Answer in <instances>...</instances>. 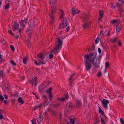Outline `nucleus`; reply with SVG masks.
<instances>
[{
  "instance_id": "nucleus-1",
  "label": "nucleus",
  "mask_w": 124,
  "mask_h": 124,
  "mask_svg": "<svg viewBox=\"0 0 124 124\" xmlns=\"http://www.w3.org/2000/svg\"><path fill=\"white\" fill-rule=\"evenodd\" d=\"M88 57V58L87 60H89L90 61V59L91 61L94 65H96L97 63V53L96 52H94L89 54H85L84 55L85 59H86V57Z\"/></svg>"
},
{
  "instance_id": "nucleus-2",
  "label": "nucleus",
  "mask_w": 124,
  "mask_h": 124,
  "mask_svg": "<svg viewBox=\"0 0 124 124\" xmlns=\"http://www.w3.org/2000/svg\"><path fill=\"white\" fill-rule=\"evenodd\" d=\"M63 39V38H61L60 37H58L56 38L57 41L56 43V45L55 48L52 50V52L53 53L58 52V51L61 49L62 46L63 41L62 39Z\"/></svg>"
},
{
  "instance_id": "nucleus-3",
  "label": "nucleus",
  "mask_w": 124,
  "mask_h": 124,
  "mask_svg": "<svg viewBox=\"0 0 124 124\" xmlns=\"http://www.w3.org/2000/svg\"><path fill=\"white\" fill-rule=\"evenodd\" d=\"M88 58V57H86V59H85L84 63L87 71H89L91 68V64L89 60H87Z\"/></svg>"
},
{
  "instance_id": "nucleus-4",
  "label": "nucleus",
  "mask_w": 124,
  "mask_h": 124,
  "mask_svg": "<svg viewBox=\"0 0 124 124\" xmlns=\"http://www.w3.org/2000/svg\"><path fill=\"white\" fill-rule=\"evenodd\" d=\"M67 25V22L66 18L63 17L62 21L59 26V28L63 29L66 27Z\"/></svg>"
},
{
  "instance_id": "nucleus-5",
  "label": "nucleus",
  "mask_w": 124,
  "mask_h": 124,
  "mask_svg": "<svg viewBox=\"0 0 124 124\" xmlns=\"http://www.w3.org/2000/svg\"><path fill=\"white\" fill-rule=\"evenodd\" d=\"M37 77L35 76L33 78H32L29 81V82L30 84H31L32 85H34L36 86L37 84Z\"/></svg>"
},
{
  "instance_id": "nucleus-6",
  "label": "nucleus",
  "mask_w": 124,
  "mask_h": 124,
  "mask_svg": "<svg viewBox=\"0 0 124 124\" xmlns=\"http://www.w3.org/2000/svg\"><path fill=\"white\" fill-rule=\"evenodd\" d=\"M101 103L103 107L106 109H107V104L109 103V101L107 100L103 99L101 101Z\"/></svg>"
},
{
  "instance_id": "nucleus-7",
  "label": "nucleus",
  "mask_w": 124,
  "mask_h": 124,
  "mask_svg": "<svg viewBox=\"0 0 124 124\" xmlns=\"http://www.w3.org/2000/svg\"><path fill=\"white\" fill-rule=\"evenodd\" d=\"M121 22L120 20L119 21L117 20V32H119L121 28Z\"/></svg>"
},
{
  "instance_id": "nucleus-8",
  "label": "nucleus",
  "mask_w": 124,
  "mask_h": 124,
  "mask_svg": "<svg viewBox=\"0 0 124 124\" xmlns=\"http://www.w3.org/2000/svg\"><path fill=\"white\" fill-rule=\"evenodd\" d=\"M68 93H66L65 94V97H62L61 99L57 98V100L59 101H61L62 102L64 101L65 100L68 99L69 98V97L68 95Z\"/></svg>"
},
{
  "instance_id": "nucleus-9",
  "label": "nucleus",
  "mask_w": 124,
  "mask_h": 124,
  "mask_svg": "<svg viewBox=\"0 0 124 124\" xmlns=\"http://www.w3.org/2000/svg\"><path fill=\"white\" fill-rule=\"evenodd\" d=\"M12 26H13V29L14 31L18 30L19 27V25L17 23V22L16 21L14 22V24L12 25Z\"/></svg>"
},
{
  "instance_id": "nucleus-10",
  "label": "nucleus",
  "mask_w": 124,
  "mask_h": 124,
  "mask_svg": "<svg viewBox=\"0 0 124 124\" xmlns=\"http://www.w3.org/2000/svg\"><path fill=\"white\" fill-rule=\"evenodd\" d=\"M101 57L102 56L101 55L99 56L98 59L97 60V63L96 64V65H94L95 68H98L99 67V65L100 63V61Z\"/></svg>"
},
{
  "instance_id": "nucleus-11",
  "label": "nucleus",
  "mask_w": 124,
  "mask_h": 124,
  "mask_svg": "<svg viewBox=\"0 0 124 124\" xmlns=\"http://www.w3.org/2000/svg\"><path fill=\"white\" fill-rule=\"evenodd\" d=\"M81 102H80L79 100H77L76 102V104L75 105L74 107L76 108H80L81 106Z\"/></svg>"
},
{
  "instance_id": "nucleus-12",
  "label": "nucleus",
  "mask_w": 124,
  "mask_h": 124,
  "mask_svg": "<svg viewBox=\"0 0 124 124\" xmlns=\"http://www.w3.org/2000/svg\"><path fill=\"white\" fill-rule=\"evenodd\" d=\"M90 23L88 22L84 23V24L82 25V27L84 29H88L89 28Z\"/></svg>"
},
{
  "instance_id": "nucleus-13",
  "label": "nucleus",
  "mask_w": 124,
  "mask_h": 124,
  "mask_svg": "<svg viewBox=\"0 0 124 124\" xmlns=\"http://www.w3.org/2000/svg\"><path fill=\"white\" fill-rule=\"evenodd\" d=\"M82 17L83 18V19L82 20V21H85L86 20L88 19L89 16L85 13H84L83 14Z\"/></svg>"
},
{
  "instance_id": "nucleus-14",
  "label": "nucleus",
  "mask_w": 124,
  "mask_h": 124,
  "mask_svg": "<svg viewBox=\"0 0 124 124\" xmlns=\"http://www.w3.org/2000/svg\"><path fill=\"white\" fill-rule=\"evenodd\" d=\"M75 73H74L72 74L70 78L69 79V85H71L72 84V82L74 80V79H72Z\"/></svg>"
},
{
  "instance_id": "nucleus-15",
  "label": "nucleus",
  "mask_w": 124,
  "mask_h": 124,
  "mask_svg": "<svg viewBox=\"0 0 124 124\" xmlns=\"http://www.w3.org/2000/svg\"><path fill=\"white\" fill-rule=\"evenodd\" d=\"M51 14H50V18L52 20L51 22V23H52L53 22V20L54 18L53 14L55 13V11L54 10H52L51 11Z\"/></svg>"
},
{
  "instance_id": "nucleus-16",
  "label": "nucleus",
  "mask_w": 124,
  "mask_h": 124,
  "mask_svg": "<svg viewBox=\"0 0 124 124\" xmlns=\"http://www.w3.org/2000/svg\"><path fill=\"white\" fill-rule=\"evenodd\" d=\"M49 84L48 82H44L42 84V85L44 87L42 88L43 90L44 91L46 89L45 88Z\"/></svg>"
},
{
  "instance_id": "nucleus-17",
  "label": "nucleus",
  "mask_w": 124,
  "mask_h": 124,
  "mask_svg": "<svg viewBox=\"0 0 124 124\" xmlns=\"http://www.w3.org/2000/svg\"><path fill=\"white\" fill-rule=\"evenodd\" d=\"M48 111L51 113L52 115L53 116H56V113L55 111L54 110L49 109H48Z\"/></svg>"
},
{
  "instance_id": "nucleus-18",
  "label": "nucleus",
  "mask_w": 124,
  "mask_h": 124,
  "mask_svg": "<svg viewBox=\"0 0 124 124\" xmlns=\"http://www.w3.org/2000/svg\"><path fill=\"white\" fill-rule=\"evenodd\" d=\"M71 108H68V107H65L64 108V111L66 113H69L70 109H71Z\"/></svg>"
},
{
  "instance_id": "nucleus-19",
  "label": "nucleus",
  "mask_w": 124,
  "mask_h": 124,
  "mask_svg": "<svg viewBox=\"0 0 124 124\" xmlns=\"http://www.w3.org/2000/svg\"><path fill=\"white\" fill-rule=\"evenodd\" d=\"M42 113H40L39 114V118L37 120V122L38 123L39 122H41L42 120L43 119V117H42Z\"/></svg>"
},
{
  "instance_id": "nucleus-20",
  "label": "nucleus",
  "mask_w": 124,
  "mask_h": 124,
  "mask_svg": "<svg viewBox=\"0 0 124 124\" xmlns=\"http://www.w3.org/2000/svg\"><path fill=\"white\" fill-rule=\"evenodd\" d=\"M66 107H68V108H74V107L72 106V103L70 102H68L67 103Z\"/></svg>"
},
{
  "instance_id": "nucleus-21",
  "label": "nucleus",
  "mask_w": 124,
  "mask_h": 124,
  "mask_svg": "<svg viewBox=\"0 0 124 124\" xmlns=\"http://www.w3.org/2000/svg\"><path fill=\"white\" fill-rule=\"evenodd\" d=\"M32 30L31 28H29L28 30L27 31V33L28 34V35L29 36L32 33Z\"/></svg>"
},
{
  "instance_id": "nucleus-22",
  "label": "nucleus",
  "mask_w": 124,
  "mask_h": 124,
  "mask_svg": "<svg viewBox=\"0 0 124 124\" xmlns=\"http://www.w3.org/2000/svg\"><path fill=\"white\" fill-rule=\"evenodd\" d=\"M37 56L39 58L41 59H43L44 58V54L41 53H39Z\"/></svg>"
},
{
  "instance_id": "nucleus-23",
  "label": "nucleus",
  "mask_w": 124,
  "mask_h": 124,
  "mask_svg": "<svg viewBox=\"0 0 124 124\" xmlns=\"http://www.w3.org/2000/svg\"><path fill=\"white\" fill-rule=\"evenodd\" d=\"M38 61L40 62V64H45L46 63V60H44L43 59H41V60L38 59Z\"/></svg>"
},
{
  "instance_id": "nucleus-24",
  "label": "nucleus",
  "mask_w": 124,
  "mask_h": 124,
  "mask_svg": "<svg viewBox=\"0 0 124 124\" xmlns=\"http://www.w3.org/2000/svg\"><path fill=\"white\" fill-rule=\"evenodd\" d=\"M48 98L50 101H52L53 99L52 93H49Z\"/></svg>"
},
{
  "instance_id": "nucleus-25",
  "label": "nucleus",
  "mask_w": 124,
  "mask_h": 124,
  "mask_svg": "<svg viewBox=\"0 0 124 124\" xmlns=\"http://www.w3.org/2000/svg\"><path fill=\"white\" fill-rule=\"evenodd\" d=\"M18 101L22 104H23L24 102V101L22 100V98L20 97L18 98Z\"/></svg>"
},
{
  "instance_id": "nucleus-26",
  "label": "nucleus",
  "mask_w": 124,
  "mask_h": 124,
  "mask_svg": "<svg viewBox=\"0 0 124 124\" xmlns=\"http://www.w3.org/2000/svg\"><path fill=\"white\" fill-rule=\"evenodd\" d=\"M28 19L27 18H26V19L24 18V19H23L22 18V20L21 22V23L23 22L25 23H27V21L28 20Z\"/></svg>"
},
{
  "instance_id": "nucleus-27",
  "label": "nucleus",
  "mask_w": 124,
  "mask_h": 124,
  "mask_svg": "<svg viewBox=\"0 0 124 124\" xmlns=\"http://www.w3.org/2000/svg\"><path fill=\"white\" fill-rule=\"evenodd\" d=\"M124 3V0H121L120 2H118V3H117V6L121 5L122 4V3Z\"/></svg>"
},
{
  "instance_id": "nucleus-28",
  "label": "nucleus",
  "mask_w": 124,
  "mask_h": 124,
  "mask_svg": "<svg viewBox=\"0 0 124 124\" xmlns=\"http://www.w3.org/2000/svg\"><path fill=\"white\" fill-rule=\"evenodd\" d=\"M28 60V58L26 57H24L23 59V63L24 64H25L26 62V61Z\"/></svg>"
},
{
  "instance_id": "nucleus-29",
  "label": "nucleus",
  "mask_w": 124,
  "mask_h": 124,
  "mask_svg": "<svg viewBox=\"0 0 124 124\" xmlns=\"http://www.w3.org/2000/svg\"><path fill=\"white\" fill-rule=\"evenodd\" d=\"M103 12L102 10H101L99 12V15L101 17H103Z\"/></svg>"
},
{
  "instance_id": "nucleus-30",
  "label": "nucleus",
  "mask_w": 124,
  "mask_h": 124,
  "mask_svg": "<svg viewBox=\"0 0 124 124\" xmlns=\"http://www.w3.org/2000/svg\"><path fill=\"white\" fill-rule=\"evenodd\" d=\"M99 112L101 113V115H102L103 116V115H104V112L99 107Z\"/></svg>"
},
{
  "instance_id": "nucleus-31",
  "label": "nucleus",
  "mask_w": 124,
  "mask_h": 124,
  "mask_svg": "<svg viewBox=\"0 0 124 124\" xmlns=\"http://www.w3.org/2000/svg\"><path fill=\"white\" fill-rule=\"evenodd\" d=\"M60 105V104L58 102L57 103L55 104H54L53 105V106L54 108H57Z\"/></svg>"
},
{
  "instance_id": "nucleus-32",
  "label": "nucleus",
  "mask_w": 124,
  "mask_h": 124,
  "mask_svg": "<svg viewBox=\"0 0 124 124\" xmlns=\"http://www.w3.org/2000/svg\"><path fill=\"white\" fill-rule=\"evenodd\" d=\"M105 67L106 68H109V64L108 62H107L105 63Z\"/></svg>"
},
{
  "instance_id": "nucleus-33",
  "label": "nucleus",
  "mask_w": 124,
  "mask_h": 124,
  "mask_svg": "<svg viewBox=\"0 0 124 124\" xmlns=\"http://www.w3.org/2000/svg\"><path fill=\"white\" fill-rule=\"evenodd\" d=\"M71 11L72 13V15H74V14L75 13H78V12H76V10H75V8H73L71 9Z\"/></svg>"
},
{
  "instance_id": "nucleus-34",
  "label": "nucleus",
  "mask_w": 124,
  "mask_h": 124,
  "mask_svg": "<svg viewBox=\"0 0 124 124\" xmlns=\"http://www.w3.org/2000/svg\"><path fill=\"white\" fill-rule=\"evenodd\" d=\"M52 87H50L46 91V93H51V92L52 91Z\"/></svg>"
},
{
  "instance_id": "nucleus-35",
  "label": "nucleus",
  "mask_w": 124,
  "mask_h": 124,
  "mask_svg": "<svg viewBox=\"0 0 124 124\" xmlns=\"http://www.w3.org/2000/svg\"><path fill=\"white\" fill-rule=\"evenodd\" d=\"M61 14L60 15V19H61L63 17L64 15V13L63 11L62 10H61Z\"/></svg>"
},
{
  "instance_id": "nucleus-36",
  "label": "nucleus",
  "mask_w": 124,
  "mask_h": 124,
  "mask_svg": "<svg viewBox=\"0 0 124 124\" xmlns=\"http://www.w3.org/2000/svg\"><path fill=\"white\" fill-rule=\"evenodd\" d=\"M9 3H7L5 6V10H7L9 8Z\"/></svg>"
},
{
  "instance_id": "nucleus-37",
  "label": "nucleus",
  "mask_w": 124,
  "mask_h": 124,
  "mask_svg": "<svg viewBox=\"0 0 124 124\" xmlns=\"http://www.w3.org/2000/svg\"><path fill=\"white\" fill-rule=\"evenodd\" d=\"M34 62L35 64L37 66H38L40 65V62H38L36 60H35L34 61Z\"/></svg>"
},
{
  "instance_id": "nucleus-38",
  "label": "nucleus",
  "mask_w": 124,
  "mask_h": 124,
  "mask_svg": "<svg viewBox=\"0 0 124 124\" xmlns=\"http://www.w3.org/2000/svg\"><path fill=\"white\" fill-rule=\"evenodd\" d=\"M110 41V42H111L113 43H114L116 41V38H115L114 39H111Z\"/></svg>"
},
{
  "instance_id": "nucleus-39",
  "label": "nucleus",
  "mask_w": 124,
  "mask_h": 124,
  "mask_svg": "<svg viewBox=\"0 0 124 124\" xmlns=\"http://www.w3.org/2000/svg\"><path fill=\"white\" fill-rule=\"evenodd\" d=\"M75 122V120L73 119H70V123L71 124H74Z\"/></svg>"
},
{
  "instance_id": "nucleus-40",
  "label": "nucleus",
  "mask_w": 124,
  "mask_h": 124,
  "mask_svg": "<svg viewBox=\"0 0 124 124\" xmlns=\"http://www.w3.org/2000/svg\"><path fill=\"white\" fill-rule=\"evenodd\" d=\"M117 43H118V45L119 46H122V44L120 40H118L117 42Z\"/></svg>"
},
{
  "instance_id": "nucleus-41",
  "label": "nucleus",
  "mask_w": 124,
  "mask_h": 124,
  "mask_svg": "<svg viewBox=\"0 0 124 124\" xmlns=\"http://www.w3.org/2000/svg\"><path fill=\"white\" fill-rule=\"evenodd\" d=\"M10 63L13 66H16V63L14 61L12 60L10 61Z\"/></svg>"
},
{
  "instance_id": "nucleus-42",
  "label": "nucleus",
  "mask_w": 124,
  "mask_h": 124,
  "mask_svg": "<svg viewBox=\"0 0 124 124\" xmlns=\"http://www.w3.org/2000/svg\"><path fill=\"white\" fill-rule=\"evenodd\" d=\"M31 121L32 124H36L35 118H33Z\"/></svg>"
},
{
  "instance_id": "nucleus-43",
  "label": "nucleus",
  "mask_w": 124,
  "mask_h": 124,
  "mask_svg": "<svg viewBox=\"0 0 124 124\" xmlns=\"http://www.w3.org/2000/svg\"><path fill=\"white\" fill-rule=\"evenodd\" d=\"M4 99V98L2 95L1 94L0 95V101H3Z\"/></svg>"
},
{
  "instance_id": "nucleus-44",
  "label": "nucleus",
  "mask_w": 124,
  "mask_h": 124,
  "mask_svg": "<svg viewBox=\"0 0 124 124\" xmlns=\"http://www.w3.org/2000/svg\"><path fill=\"white\" fill-rule=\"evenodd\" d=\"M111 23L112 24H115L116 23V20H113L111 21Z\"/></svg>"
},
{
  "instance_id": "nucleus-45",
  "label": "nucleus",
  "mask_w": 124,
  "mask_h": 124,
  "mask_svg": "<svg viewBox=\"0 0 124 124\" xmlns=\"http://www.w3.org/2000/svg\"><path fill=\"white\" fill-rule=\"evenodd\" d=\"M56 0H49V3L51 5L52 3V4L55 3V2L56 1Z\"/></svg>"
},
{
  "instance_id": "nucleus-46",
  "label": "nucleus",
  "mask_w": 124,
  "mask_h": 124,
  "mask_svg": "<svg viewBox=\"0 0 124 124\" xmlns=\"http://www.w3.org/2000/svg\"><path fill=\"white\" fill-rule=\"evenodd\" d=\"M99 38L98 37L96 38L95 40V44H97L99 42Z\"/></svg>"
},
{
  "instance_id": "nucleus-47",
  "label": "nucleus",
  "mask_w": 124,
  "mask_h": 124,
  "mask_svg": "<svg viewBox=\"0 0 124 124\" xmlns=\"http://www.w3.org/2000/svg\"><path fill=\"white\" fill-rule=\"evenodd\" d=\"M49 58L50 59H51L53 57V55L52 54H49Z\"/></svg>"
},
{
  "instance_id": "nucleus-48",
  "label": "nucleus",
  "mask_w": 124,
  "mask_h": 124,
  "mask_svg": "<svg viewBox=\"0 0 124 124\" xmlns=\"http://www.w3.org/2000/svg\"><path fill=\"white\" fill-rule=\"evenodd\" d=\"M10 47L11 48V49L13 51H15V48L12 45H10Z\"/></svg>"
},
{
  "instance_id": "nucleus-49",
  "label": "nucleus",
  "mask_w": 124,
  "mask_h": 124,
  "mask_svg": "<svg viewBox=\"0 0 124 124\" xmlns=\"http://www.w3.org/2000/svg\"><path fill=\"white\" fill-rule=\"evenodd\" d=\"M26 42L28 46H29L30 45L31 43L30 42V41L29 40H27Z\"/></svg>"
},
{
  "instance_id": "nucleus-50",
  "label": "nucleus",
  "mask_w": 124,
  "mask_h": 124,
  "mask_svg": "<svg viewBox=\"0 0 124 124\" xmlns=\"http://www.w3.org/2000/svg\"><path fill=\"white\" fill-rule=\"evenodd\" d=\"M101 124H105V122L104 120L101 118Z\"/></svg>"
},
{
  "instance_id": "nucleus-51",
  "label": "nucleus",
  "mask_w": 124,
  "mask_h": 124,
  "mask_svg": "<svg viewBox=\"0 0 124 124\" xmlns=\"http://www.w3.org/2000/svg\"><path fill=\"white\" fill-rule=\"evenodd\" d=\"M120 121L121 124H124V121L122 118H120Z\"/></svg>"
},
{
  "instance_id": "nucleus-52",
  "label": "nucleus",
  "mask_w": 124,
  "mask_h": 124,
  "mask_svg": "<svg viewBox=\"0 0 124 124\" xmlns=\"http://www.w3.org/2000/svg\"><path fill=\"white\" fill-rule=\"evenodd\" d=\"M95 49V45L94 44H93V46H92V48H91V50H94Z\"/></svg>"
},
{
  "instance_id": "nucleus-53",
  "label": "nucleus",
  "mask_w": 124,
  "mask_h": 124,
  "mask_svg": "<svg viewBox=\"0 0 124 124\" xmlns=\"http://www.w3.org/2000/svg\"><path fill=\"white\" fill-rule=\"evenodd\" d=\"M8 32L9 34H10L11 35H12L13 36H14V34L12 33V31H11V30H8Z\"/></svg>"
},
{
  "instance_id": "nucleus-54",
  "label": "nucleus",
  "mask_w": 124,
  "mask_h": 124,
  "mask_svg": "<svg viewBox=\"0 0 124 124\" xmlns=\"http://www.w3.org/2000/svg\"><path fill=\"white\" fill-rule=\"evenodd\" d=\"M21 23V24H20L21 26H22L23 27V28H24L25 27V25L24 24V23Z\"/></svg>"
},
{
  "instance_id": "nucleus-55",
  "label": "nucleus",
  "mask_w": 124,
  "mask_h": 124,
  "mask_svg": "<svg viewBox=\"0 0 124 124\" xmlns=\"http://www.w3.org/2000/svg\"><path fill=\"white\" fill-rule=\"evenodd\" d=\"M0 76L1 77H2L4 76L3 73L2 71H0Z\"/></svg>"
},
{
  "instance_id": "nucleus-56",
  "label": "nucleus",
  "mask_w": 124,
  "mask_h": 124,
  "mask_svg": "<svg viewBox=\"0 0 124 124\" xmlns=\"http://www.w3.org/2000/svg\"><path fill=\"white\" fill-rule=\"evenodd\" d=\"M101 72L100 71L98 72V74L97 75L99 77H100L101 76Z\"/></svg>"
},
{
  "instance_id": "nucleus-57",
  "label": "nucleus",
  "mask_w": 124,
  "mask_h": 124,
  "mask_svg": "<svg viewBox=\"0 0 124 124\" xmlns=\"http://www.w3.org/2000/svg\"><path fill=\"white\" fill-rule=\"evenodd\" d=\"M3 61V59H2V57H0V63H1Z\"/></svg>"
},
{
  "instance_id": "nucleus-58",
  "label": "nucleus",
  "mask_w": 124,
  "mask_h": 124,
  "mask_svg": "<svg viewBox=\"0 0 124 124\" xmlns=\"http://www.w3.org/2000/svg\"><path fill=\"white\" fill-rule=\"evenodd\" d=\"M1 43H3V45H5L6 44V41H5L3 39V40H2V42H1Z\"/></svg>"
},
{
  "instance_id": "nucleus-59",
  "label": "nucleus",
  "mask_w": 124,
  "mask_h": 124,
  "mask_svg": "<svg viewBox=\"0 0 124 124\" xmlns=\"http://www.w3.org/2000/svg\"><path fill=\"white\" fill-rule=\"evenodd\" d=\"M4 118L3 116L1 114H0V119H3Z\"/></svg>"
},
{
  "instance_id": "nucleus-60",
  "label": "nucleus",
  "mask_w": 124,
  "mask_h": 124,
  "mask_svg": "<svg viewBox=\"0 0 124 124\" xmlns=\"http://www.w3.org/2000/svg\"><path fill=\"white\" fill-rule=\"evenodd\" d=\"M110 34V31L109 30L108 31V32L106 34V36H109Z\"/></svg>"
},
{
  "instance_id": "nucleus-61",
  "label": "nucleus",
  "mask_w": 124,
  "mask_h": 124,
  "mask_svg": "<svg viewBox=\"0 0 124 124\" xmlns=\"http://www.w3.org/2000/svg\"><path fill=\"white\" fill-rule=\"evenodd\" d=\"M98 52L99 54L101 53V50L100 48H98Z\"/></svg>"
},
{
  "instance_id": "nucleus-62",
  "label": "nucleus",
  "mask_w": 124,
  "mask_h": 124,
  "mask_svg": "<svg viewBox=\"0 0 124 124\" xmlns=\"http://www.w3.org/2000/svg\"><path fill=\"white\" fill-rule=\"evenodd\" d=\"M42 98H45V100H46V96L44 95H43L42 96Z\"/></svg>"
},
{
  "instance_id": "nucleus-63",
  "label": "nucleus",
  "mask_w": 124,
  "mask_h": 124,
  "mask_svg": "<svg viewBox=\"0 0 124 124\" xmlns=\"http://www.w3.org/2000/svg\"><path fill=\"white\" fill-rule=\"evenodd\" d=\"M38 108V105L36 106L34 108V110H36Z\"/></svg>"
},
{
  "instance_id": "nucleus-64",
  "label": "nucleus",
  "mask_w": 124,
  "mask_h": 124,
  "mask_svg": "<svg viewBox=\"0 0 124 124\" xmlns=\"http://www.w3.org/2000/svg\"><path fill=\"white\" fill-rule=\"evenodd\" d=\"M70 29V27L69 26H68L67 28H66V30L67 31H68Z\"/></svg>"
}]
</instances>
